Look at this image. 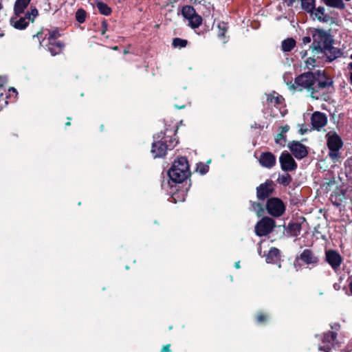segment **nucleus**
<instances>
[{
	"label": "nucleus",
	"instance_id": "f257e3e1",
	"mask_svg": "<svg viewBox=\"0 0 352 352\" xmlns=\"http://www.w3.org/2000/svg\"><path fill=\"white\" fill-rule=\"evenodd\" d=\"M310 34L313 40L310 48L314 55L318 58H325L328 62L341 56V50L333 46V38L327 31L314 28L310 31Z\"/></svg>",
	"mask_w": 352,
	"mask_h": 352
},
{
	"label": "nucleus",
	"instance_id": "f03ea898",
	"mask_svg": "<svg viewBox=\"0 0 352 352\" xmlns=\"http://www.w3.org/2000/svg\"><path fill=\"white\" fill-rule=\"evenodd\" d=\"M189 174L188 162L185 157H180L175 160L168 172L170 179L175 183H182Z\"/></svg>",
	"mask_w": 352,
	"mask_h": 352
},
{
	"label": "nucleus",
	"instance_id": "7ed1b4c3",
	"mask_svg": "<svg viewBox=\"0 0 352 352\" xmlns=\"http://www.w3.org/2000/svg\"><path fill=\"white\" fill-rule=\"evenodd\" d=\"M178 141L175 137L164 135L160 140L152 144L151 153L154 158L162 157L166 155L168 150L173 149Z\"/></svg>",
	"mask_w": 352,
	"mask_h": 352
},
{
	"label": "nucleus",
	"instance_id": "20e7f679",
	"mask_svg": "<svg viewBox=\"0 0 352 352\" xmlns=\"http://www.w3.org/2000/svg\"><path fill=\"white\" fill-rule=\"evenodd\" d=\"M38 14V12L36 8H31L30 11H27L24 14L14 12L10 19V23L15 29L22 30L25 29L30 22H34Z\"/></svg>",
	"mask_w": 352,
	"mask_h": 352
},
{
	"label": "nucleus",
	"instance_id": "39448f33",
	"mask_svg": "<svg viewBox=\"0 0 352 352\" xmlns=\"http://www.w3.org/2000/svg\"><path fill=\"white\" fill-rule=\"evenodd\" d=\"M316 74L313 72H306L299 75L295 78L294 84L292 85L293 89H296L300 87L302 89H306L311 91V95L313 98H318L316 96Z\"/></svg>",
	"mask_w": 352,
	"mask_h": 352
},
{
	"label": "nucleus",
	"instance_id": "423d86ee",
	"mask_svg": "<svg viewBox=\"0 0 352 352\" xmlns=\"http://www.w3.org/2000/svg\"><path fill=\"white\" fill-rule=\"evenodd\" d=\"M325 138L329 150V157L333 162L338 161L340 158V150L343 146L341 138L335 131H329L326 134Z\"/></svg>",
	"mask_w": 352,
	"mask_h": 352
},
{
	"label": "nucleus",
	"instance_id": "0eeeda50",
	"mask_svg": "<svg viewBox=\"0 0 352 352\" xmlns=\"http://www.w3.org/2000/svg\"><path fill=\"white\" fill-rule=\"evenodd\" d=\"M266 209L267 212L272 217H279L283 214L285 211V205L283 201L277 197L268 199L266 203Z\"/></svg>",
	"mask_w": 352,
	"mask_h": 352
},
{
	"label": "nucleus",
	"instance_id": "6e6552de",
	"mask_svg": "<svg viewBox=\"0 0 352 352\" xmlns=\"http://www.w3.org/2000/svg\"><path fill=\"white\" fill-rule=\"evenodd\" d=\"M275 227V221L268 217L262 218L255 226V232L257 236H263L270 234Z\"/></svg>",
	"mask_w": 352,
	"mask_h": 352
},
{
	"label": "nucleus",
	"instance_id": "1a4fd4ad",
	"mask_svg": "<svg viewBox=\"0 0 352 352\" xmlns=\"http://www.w3.org/2000/svg\"><path fill=\"white\" fill-rule=\"evenodd\" d=\"M337 333L336 331H329L324 333L322 339V344L319 345L318 350L324 352H329L336 342Z\"/></svg>",
	"mask_w": 352,
	"mask_h": 352
},
{
	"label": "nucleus",
	"instance_id": "9d476101",
	"mask_svg": "<svg viewBox=\"0 0 352 352\" xmlns=\"http://www.w3.org/2000/svg\"><path fill=\"white\" fill-rule=\"evenodd\" d=\"M325 261L334 271H337L342 263V257L336 250H325Z\"/></svg>",
	"mask_w": 352,
	"mask_h": 352
},
{
	"label": "nucleus",
	"instance_id": "9b49d317",
	"mask_svg": "<svg viewBox=\"0 0 352 352\" xmlns=\"http://www.w3.org/2000/svg\"><path fill=\"white\" fill-rule=\"evenodd\" d=\"M279 162L281 169L284 171H293L297 168L296 162L292 156L286 151L281 153L279 157Z\"/></svg>",
	"mask_w": 352,
	"mask_h": 352
},
{
	"label": "nucleus",
	"instance_id": "f8f14e48",
	"mask_svg": "<svg viewBox=\"0 0 352 352\" xmlns=\"http://www.w3.org/2000/svg\"><path fill=\"white\" fill-rule=\"evenodd\" d=\"M299 258L305 264L311 267H316L319 264V257L309 249H305L299 256Z\"/></svg>",
	"mask_w": 352,
	"mask_h": 352
},
{
	"label": "nucleus",
	"instance_id": "ddd939ff",
	"mask_svg": "<svg viewBox=\"0 0 352 352\" xmlns=\"http://www.w3.org/2000/svg\"><path fill=\"white\" fill-rule=\"evenodd\" d=\"M288 147L294 156L298 160L304 158L308 154L306 146L299 142L292 141L289 143Z\"/></svg>",
	"mask_w": 352,
	"mask_h": 352
},
{
	"label": "nucleus",
	"instance_id": "4468645a",
	"mask_svg": "<svg viewBox=\"0 0 352 352\" xmlns=\"http://www.w3.org/2000/svg\"><path fill=\"white\" fill-rule=\"evenodd\" d=\"M273 191V182L272 181L267 180L256 188L257 197L261 200H264L269 197Z\"/></svg>",
	"mask_w": 352,
	"mask_h": 352
},
{
	"label": "nucleus",
	"instance_id": "2eb2a0df",
	"mask_svg": "<svg viewBox=\"0 0 352 352\" xmlns=\"http://www.w3.org/2000/svg\"><path fill=\"white\" fill-rule=\"evenodd\" d=\"M316 93L318 91L319 89H323L327 87H329L332 85L333 81L331 78L326 76L324 74V72L318 71L316 72Z\"/></svg>",
	"mask_w": 352,
	"mask_h": 352
},
{
	"label": "nucleus",
	"instance_id": "dca6fc26",
	"mask_svg": "<svg viewBox=\"0 0 352 352\" xmlns=\"http://www.w3.org/2000/svg\"><path fill=\"white\" fill-rule=\"evenodd\" d=\"M311 123L314 129L319 131L327 123V117L324 113L314 112L311 118Z\"/></svg>",
	"mask_w": 352,
	"mask_h": 352
},
{
	"label": "nucleus",
	"instance_id": "f3484780",
	"mask_svg": "<svg viewBox=\"0 0 352 352\" xmlns=\"http://www.w3.org/2000/svg\"><path fill=\"white\" fill-rule=\"evenodd\" d=\"M259 164L261 166L271 168L275 166L276 159L275 155L271 152H263L258 158Z\"/></svg>",
	"mask_w": 352,
	"mask_h": 352
},
{
	"label": "nucleus",
	"instance_id": "a211bd4d",
	"mask_svg": "<svg viewBox=\"0 0 352 352\" xmlns=\"http://www.w3.org/2000/svg\"><path fill=\"white\" fill-rule=\"evenodd\" d=\"M47 50L51 53L52 56H56L62 52L65 45L60 41L57 39H53L52 41H47L46 44Z\"/></svg>",
	"mask_w": 352,
	"mask_h": 352
},
{
	"label": "nucleus",
	"instance_id": "6ab92c4d",
	"mask_svg": "<svg viewBox=\"0 0 352 352\" xmlns=\"http://www.w3.org/2000/svg\"><path fill=\"white\" fill-rule=\"evenodd\" d=\"M267 101L268 103L273 104L274 107L278 108L283 104L284 98L282 96L274 91L272 94L267 95Z\"/></svg>",
	"mask_w": 352,
	"mask_h": 352
},
{
	"label": "nucleus",
	"instance_id": "aec40b11",
	"mask_svg": "<svg viewBox=\"0 0 352 352\" xmlns=\"http://www.w3.org/2000/svg\"><path fill=\"white\" fill-rule=\"evenodd\" d=\"M310 14L320 22H327L329 19V16L325 14V10L322 6H319L317 8H315L313 10V12H311Z\"/></svg>",
	"mask_w": 352,
	"mask_h": 352
},
{
	"label": "nucleus",
	"instance_id": "412c9836",
	"mask_svg": "<svg viewBox=\"0 0 352 352\" xmlns=\"http://www.w3.org/2000/svg\"><path fill=\"white\" fill-rule=\"evenodd\" d=\"M280 252L276 248H272L266 255V262L268 263H276L280 261Z\"/></svg>",
	"mask_w": 352,
	"mask_h": 352
},
{
	"label": "nucleus",
	"instance_id": "4be33fe9",
	"mask_svg": "<svg viewBox=\"0 0 352 352\" xmlns=\"http://www.w3.org/2000/svg\"><path fill=\"white\" fill-rule=\"evenodd\" d=\"M31 0H16L14 6V12L15 14H24L25 10L30 4Z\"/></svg>",
	"mask_w": 352,
	"mask_h": 352
},
{
	"label": "nucleus",
	"instance_id": "5701e85b",
	"mask_svg": "<svg viewBox=\"0 0 352 352\" xmlns=\"http://www.w3.org/2000/svg\"><path fill=\"white\" fill-rule=\"evenodd\" d=\"M296 42L293 38H288L282 41L281 48L285 52H291L296 46Z\"/></svg>",
	"mask_w": 352,
	"mask_h": 352
},
{
	"label": "nucleus",
	"instance_id": "b1692460",
	"mask_svg": "<svg viewBox=\"0 0 352 352\" xmlns=\"http://www.w3.org/2000/svg\"><path fill=\"white\" fill-rule=\"evenodd\" d=\"M94 4L101 14L105 16H109L111 14V9L107 6V4L98 0L95 1Z\"/></svg>",
	"mask_w": 352,
	"mask_h": 352
},
{
	"label": "nucleus",
	"instance_id": "393cba45",
	"mask_svg": "<svg viewBox=\"0 0 352 352\" xmlns=\"http://www.w3.org/2000/svg\"><path fill=\"white\" fill-rule=\"evenodd\" d=\"M301 7L303 10L310 14L316 7V0H301Z\"/></svg>",
	"mask_w": 352,
	"mask_h": 352
},
{
	"label": "nucleus",
	"instance_id": "a878e982",
	"mask_svg": "<svg viewBox=\"0 0 352 352\" xmlns=\"http://www.w3.org/2000/svg\"><path fill=\"white\" fill-rule=\"evenodd\" d=\"M322 1L329 7L343 10L345 4L342 0H322Z\"/></svg>",
	"mask_w": 352,
	"mask_h": 352
},
{
	"label": "nucleus",
	"instance_id": "bb28decb",
	"mask_svg": "<svg viewBox=\"0 0 352 352\" xmlns=\"http://www.w3.org/2000/svg\"><path fill=\"white\" fill-rule=\"evenodd\" d=\"M182 15L188 20L192 16H193L195 14H197L195 8L191 6H184L182 8Z\"/></svg>",
	"mask_w": 352,
	"mask_h": 352
},
{
	"label": "nucleus",
	"instance_id": "cd10ccee",
	"mask_svg": "<svg viewBox=\"0 0 352 352\" xmlns=\"http://www.w3.org/2000/svg\"><path fill=\"white\" fill-rule=\"evenodd\" d=\"M189 25L192 28L195 29L199 28L202 23V17L198 14H195L188 20Z\"/></svg>",
	"mask_w": 352,
	"mask_h": 352
},
{
	"label": "nucleus",
	"instance_id": "c85d7f7f",
	"mask_svg": "<svg viewBox=\"0 0 352 352\" xmlns=\"http://www.w3.org/2000/svg\"><path fill=\"white\" fill-rule=\"evenodd\" d=\"M288 230L292 236H298L301 230V226L298 223H292L288 225Z\"/></svg>",
	"mask_w": 352,
	"mask_h": 352
},
{
	"label": "nucleus",
	"instance_id": "c756f323",
	"mask_svg": "<svg viewBox=\"0 0 352 352\" xmlns=\"http://www.w3.org/2000/svg\"><path fill=\"white\" fill-rule=\"evenodd\" d=\"M277 181H278V184H280L284 186H287L292 182V177L289 174L286 173V174L279 175Z\"/></svg>",
	"mask_w": 352,
	"mask_h": 352
},
{
	"label": "nucleus",
	"instance_id": "7c9ffc66",
	"mask_svg": "<svg viewBox=\"0 0 352 352\" xmlns=\"http://www.w3.org/2000/svg\"><path fill=\"white\" fill-rule=\"evenodd\" d=\"M250 210L254 211L258 217H261L263 214V205L261 203L254 201H250Z\"/></svg>",
	"mask_w": 352,
	"mask_h": 352
},
{
	"label": "nucleus",
	"instance_id": "2f4dec72",
	"mask_svg": "<svg viewBox=\"0 0 352 352\" xmlns=\"http://www.w3.org/2000/svg\"><path fill=\"white\" fill-rule=\"evenodd\" d=\"M188 44V41L180 38H175L173 40V45L174 47L183 48Z\"/></svg>",
	"mask_w": 352,
	"mask_h": 352
},
{
	"label": "nucleus",
	"instance_id": "473e14b6",
	"mask_svg": "<svg viewBox=\"0 0 352 352\" xmlns=\"http://www.w3.org/2000/svg\"><path fill=\"white\" fill-rule=\"evenodd\" d=\"M87 13L83 9H78L76 12V19L80 23H82L85 21Z\"/></svg>",
	"mask_w": 352,
	"mask_h": 352
},
{
	"label": "nucleus",
	"instance_id": "72a5a7b5",
	"mask_svg": "<svg viewBox=\"0 0 352 352\" xmlns=\"http://www.w3.org/2000/svg\"><path fill=\"white\" fill-rule=\"evenodd\" d=\"M344 166L346 177H352V157L345 161Z\"/></svg>",
	"mask_w": 352,
	"mask_h": 352
},
{
	"label": "nucleus",
	"instance_id": "f704fd0d",
	"mask_svg": "<svg viewBox=\"0 0 352 352\" xmlns=\"http://www.w3.org/2000/svg\"><path fill=\"white\" fill-rule=\"evenodd\" d=\"M60 34L58 30H49L47 37V41H52L53 39H58L60 37Z\"/></svg>",
	"mask_w": 352,
	"mask_h": 352
},
{
	"label": "nucleus",
	"instance_id": "c9c22d12",
	"mask_svg": "<svg viewBox=\"0 0 352 352\" xmlns=\"http://www.w3.org/2000/svg\"><path fill=\"white\" fill-rule=\"evenodd\" d=\"M208 170H209L208 165H207L204 163H202V162H200L197 164V171L199 172L201 175H204L206 173H208Z\"/></svg>",
	"mask_w": 352,
	"mask_h": 352
},
{
	"label": "nucleus",
	"instance_id": "e433bc0d",
	"mask_svg": "<svg viewBox=\"0 0 352 352\" xmlns=\"http://www.w3.org/2000/svg\"><path fill=\"white\" fill-rule=\"evenodd\" d=\"M276 143L284 146L286 142L285 135L283 133H278L275 138Z\"/></svg>",
	"mask_w": 352,
	"mask_h": 352
},
{
	"label": "nucleus",
	"instance_id": "4c0bfd02",
	"mask_svg": "<svg viewBox=\"0 0 352 352\" xmlns=\"http://www.w3.org/2000/svg\"><path fill=\"white\" fill-rule=\"evenodd\" d=\"M344 197V195H331V201L333 202V204H335L336 206H339L340 203L338 202L337 201H342V197Z\"/></svg>",
	"mask_w": 352,
	"mask_h": 352
},
{
	"label": "nucleus",
	"instance_id": "58836bf2",
	"mask_svg": "<svg viewBox=\"0 0 352 352\" xmlns=\"http://www.w3.org/2000/svg\"><path fill=\"white\" fill-rule=\"evenodd\" d=\"M307 67L309 69H311V67H314L316 60L314 58H308L307 60L305 61Z\"/></svg>",
	"mask_w": 352,
	"mask_h": 352
},
{
	"label": "nucleus",
	"instance_id": "ea45409f",
	"mask_svg": "<svg viewBox=\"0 0 352 352\" xmlns=\"http://www.w3.org/2000/svg\"><path fill=\"white\" fill-rule=\"evenodd\" d=\"M107 28H108V24L107 23V21L105 20H103L102 21V24H101V34L102 35H104L107 30Z\"/></svg>",
	"mask_w": 352,
	"mask_h": 352
},
{
	"label": "nucleus",
	"instance_id": "a19ab883",
	"mask_svg": "<svg viewBox=\"0 0 352 352\" xmlns=\"http://www.w3.org/2000/svg\"><path fill=\"white\" fill-rule=\"evenodd\" d=\"M6 82V79L0 76V98L3 96L4 91L3 85Z\"/></svg>",
	"mask_w": 352,
	"mask_h": 352
},
{
	"label": "nucleus",
	"instance_id": "79ce46f5",
	"mask_svg": "<svg viewBox=\"0 0 352 352\" xmlns=\"http://www.w3.org/2000/svg\"><path fill=\"white\" fill-rule=\"evenodd\" d=\"M312 37L310 36H306L302 38V43L303 45H307L308 43H310L311 41Z\"/></svg>",
	"mask_w": 352,
	"mask_h": 352
},
{
	"label": "nucleus",
	"instance_id": "37998d69",
	"mask_svg": "<svg viewBox=\"0 0 352 352\" xmlns=\"http://www.w3.org/2000/svg\"><path fill=\"white\" fill-rule=\"evenodd\" d=\"M331 328L332 329L331 331H336V333H337V332L340 329V325L338 323H334L333 324L331 325Z\"/></svg>",
	"mask_w": 352,
	"mask_h": 352
},
{
	"label": "nucleus",
	"instance_id": "c03bdc74",
	"mask_svg": "<svg viewBox=\"0 0 352 352\" xmlns=\"http://www.w3.org/2000/svg\"><path fill=\"white\" fill-rule=\"evenodd\" d=\"M170 344H166V345L164 346L161 350V352H170Z\"/></svg>",
	"mask_w": 352,
	"mask_h": 352
},
{
	"label": "nucleus",
	"instance_id": "a18cd8bd",
	"mask_svg": "<svg viewBox=\"0 0 352 352\" xmlns=\"http://www.w3.org/2000/svg\"><path fill=\"white\" fill-rule=\"evenodd\" d=\"M289 127L287 125L281 127L280 133L285 134L289 131Z\"/></svg>",
	"mask_w": 352,
	"mask_h": 352
},
{
	"label": "nucleus",
	"instance_id": "49530a36",
	"mask_svg": "<svg viewBox=\"0 0 352 352\" xmlns=\"http://www.w3.org/2000/svg\"><path fill=\"white\" fill-rule=\"evenodd\" d=\"M265 319H266V317L263 315H259L257 317V321L259 323L263 322V321L265 320Z\"/></svg>",
	"mask_w": 352,
	"mask_h": 352
},
{
	"label": "nucleus",
	"instance_id": "de8ad7c7",
	"mask_svg": "<svg viewBox=\"0 0 352 352\" xmlns=\"http://www.w3.org/2000/svg\"><path fill=\"white\" fill-rule=\"evenodd\" d=\"M218 26H219V28L220 29H221V28H222V29L225 31V28H226V23H219Z\"/></svg>",
	"mask_w": 352,
	"mask_h": 352
},
{
	"label": "nucleus",
	"instance_id": "09e8293b",
	"mask_svg": "<svg viewBox=\"0 0 352 352\" xmlns=\"http://www.w3.org/2000/svg\"><path fill=\"white\" fill-rule=\"evenodd\" d=\"M349 287L350 292L352 294V279L349 282Z\"/></svg>",
	"mask_w": 352,
	"mask_h": 352
},
{
	"label": "nucleus",
	"instance_id": "8fccbe9b",
	"mask_svg": "<svg viewBox=\"0 0 352 352\" xmlns=\"http://www.w3.org/2000/svg\"><path fill=\"white\" fill-rule=\"evenodd\" d=\"M234 266H235V267H236V269L240 268V263H239V261H238V262L235 263Z\"/></svg>",
	"mask_w": 352,
	"mask_h": 352
},
{
	"label": "nucleus",
	"instance_id": "3c124183",
	"mask_svg": "<svg viewBox=\"0 0 352 352\" xmlns=\"http://www.w3.org/2000/svg\"><path fill=\"white\" fill-rule=\"evenodd\" d=\"M3 8V5L2 3V0H0V11L2 10Z\"/></svg>",
	"mask_w": 352,
	"mask_h": 352
},
{
	"label": "nucleus",
	"instance_id": "603ef678",
	"mask_svg": "<svg viewBox=\"0 0 352 352\" xmlns=\"http://www.w3.org/2000/svg\"><path fill=\"white\" fill-rule=\"evenodd\" d=\"M348 68L352 71V62L348 65Z\"/></svg>",
	"mask_w": 352,
	"mask_h": 352
},
{
	"label": "nucleus",
	"instance_id": "864d4df0",
	"mask_svg": "<svg viewBox=\"0 0 352 352\" xmlns=\"http://www.w3.org/2000/svg\"><path fill=\"white\" fill-rule=\"evenodd\" d=\"M9 91H13V92H14V93H16V90L14 88H13V87H12V88H10V89H9Z\"/></svg>",
	"mask_w": 352,
	"mask_h": 352
},
{
	"label": "nucleus",
	"instance_id": "5fc2aeb1",
	"mask_svg": "<svg viewBox=\"0 0 352 352\" xmlns=\"http://www.w3.org/2000/svg\"><path fill=\"white\" fill-rule=\"evenodd\" d=\"M190 1L193 3H196L197 2H200V0H190Z\"/></svg>",
	"mask_w": 352,
	"mask_h": 352
},
{
	"label": "nucleus",
	"instance_id": "6e6d98bb",
	"mask_svg": "<svg viewBox=\"0 0 352 352\" xmlns=\"http://www.w3.org/2000/svg\"><path fill=\"white\" fill-rule=\"evenodd\" d=\"M350 82L352 84V72L351 73V75H350Z\"/></svg>",
	"mask_w": 352,
	"mask_h": 352
},
{
	"label": "nucleus",
	"instance_id": "4d7b16f0",
	"mask_svg": "<svg viewBox=\"0 0 352 352\" xmlns=\"http://www.w3.org/2000/svg\"><path fill=\"white\" fill-rule=\"evenodd\" d=\"M118 46H116V47H113V50H118Z\"/></svg>",
	"mask_w": 352,
	"mask_h": 352
},
{
	"label": "nucleus",
	"instance_id": "13d9d810",
	"mask_svg": "<svg viewBox=\"0 0 352 352\" xmlns=\"http://www.w3.org/2000/svg\"><path fill=\"white\" fill-rule=\"evenodd\" d=\"M69 125H70V122H69L66 123V126H69Z\"/></svg>",
	"mask_w": 352,
	"mask_h": 352
},
{
	"label": "nucleus",
	"instance_id": "bf43d9fd",
	"mask_svg": "<svg viewBox=\"0 0 352 352\" xmlns=\"http://www.w3.org/2000/svg\"><path fill=\"white\" fill-rule=\"evenodd\" d=\"M307 54V52H305V53H302L303 56Z\"/></svg>",
	"mask_w": 352,
	"mask_h": 352
},
{
	"label": "nucleus",
	"instance_id": "052dcab7",
	"mask_svg": "<svg viewBox=\"0 0 352 352\" xmlns=\"http://www.w3.org/2000/svg\"><path fill=\"white\" fill-rule=\"evenodd\" d=\"M307 54V52H305V53H302L303 56Z\"/></svg>",
	"mask_w": 352,
	"mask_h": 352
},
{
	"label": "nucleus",
	"instance_id": "680f3d73",
	"mask_svg": "<svg viewBox=\"0 0 352 352\" xmlns=\"http://www.w3.org/2000/svg\"><path fill=\"white\" fill-rule=\"evenodd\" d=\"M175 195H173V199H175Z\"/></svg>",
	"mask_w": 352,
	"mask_h": 352
},
{
	"label": "nucleus",
	"instance_id": "e2e57ef3",
	"mask_svg": "<svg viewBox=\"0 0 352 352\" xmlns=\"http://www.w3.org/2000/svg\"><path fill=\"white\" fill-rule=\"evenodd\" d=\"M350 58L352 59V54L351 55Z\"/></svg>",
	"mask_w": 352,
	"mask_h": 352
}]
</instances>
